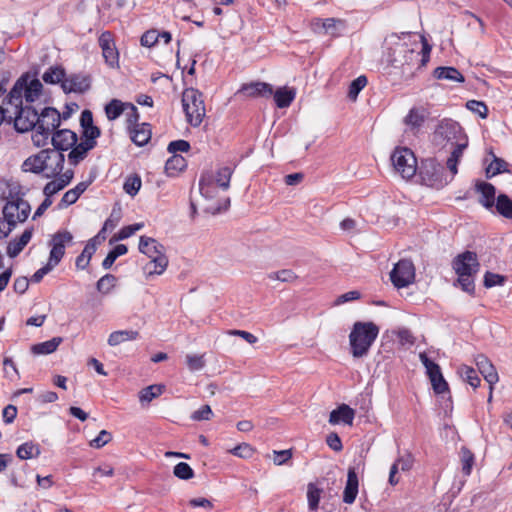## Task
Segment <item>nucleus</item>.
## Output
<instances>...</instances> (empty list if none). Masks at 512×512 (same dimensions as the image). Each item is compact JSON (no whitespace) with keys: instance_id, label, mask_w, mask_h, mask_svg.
Returning a JSON list of instances; mask_svg holds the SVG:
<instances>
[{"instance_id":"f03ea898","label":"nucleus","mask_w":512,"mask_h":512,"mask_svg":"<svg viewBox=\"0 0 512 512\" xmlns=\"http://www.w3.org/2000/svg\"><path fill=\"white\" fill-rule=\"evenodd\" d=\"M139 251L151 259L145 266V270L149 275H160L166 270L168 258L165 255V248L156 239L141 236L139 240Z\"/></svg>"},{"instance_id":"aec40b11","label":"nucleus","mask_w":512,"mask_h":512,"mask_svg":"<svg viewBox=\"0 0 512 512\" xmlns=\"http://www.w3.org/2000/svg\"><path fill=\"white\" fill-rule=\"evenodd\" d=\"M29 79V74H23L14 84L13 88L7 96V107L14 108L23 105V95L25 94L24 88L26 87V80Z\"/></svg>"},{"instance_id":"393cba45","label":"nucleus","mask_w":512,"mask_h":512,"mask_svg":"<svg viewBox=\"0 0 512 512\" xmlns=\"http://www.w3.org/2000/svg\"><path fill=\"white\" fill-rule=\"evenodd\" d=\"M94 144L82 140L79 144H75L72 150L68 154V160L71 165L76 166L79 164L87 155V153L94 148Z\"/></svg>"},{"instance_id":"3c124183","label":"nucleus","mask_w":512,"mask_h":512,"mask_svg":"<svg viewBox=\"0 0 512 512\" xmlns=\"http://www.w3.org/2000/svg\"><path fill=\"white\" fill-rule=\"evenodd\" d=\"M117 278L112 274L101 277L96 284L97 290L102 294H108L115 286Z\"/></svg>"},{"instance_id":"052dcab7","label":"nucleus","mask_w":512,"mask_h":512,"mask_svg":"<svg viewBox=\"0 0 512 512\" xmlns=\"http://www.w3.org/2000/svg\"><path fill=\"white\" fill-rule=\"evenodd\" d=\"M186 364L190 371H199L205 366L204 355H186Z\"/></svg>"},{"instance_id":"a19ab883","label":"nucleus","mask_w":512,"mask_h":512,"mask_svg":"<svg viewBox=\"0 0 512 512\" xmlns=\"http://www.w3.org/2000/svg\"><path fill=\"white\" fill-rule=\"evenodd\" d=\"M492 162L486 168V177L492 178L497 174L504 173L508 171V163L502 159L496 157L494 154Z\"/></svg>"},{"instance_id":"a211bd4d","label":"nucleus","mask_w":512,"mask_h":512,"mask_svg":"<svg viewBox=\"0 0 512 512\" xmlns=\"http://www.w3.org/2000/svg\"><path fill=\"white\" fill-rule=\"evenodd\" d=\"M77 134L69 129L56 131L52 136L54 149L60 152L67 151L77 143Z\"/></svg>"},{"instance_id":"680f3d73","label":"nucleus","mask_w":512,"mask_h":512,"mask_svg":"<svg viewBox=\"0 0 512 512\" xmlns=\"http://www.w3.org/2000/svg\"><path fill=\"white\" fill-rule=\"evenodd\" d=\"M466 107L473 113L478 114L482 119H485L488 115V108L484 102L469 100Z\"/></svg>"},{"instance_id":"473e14b6","label":"nucleus","mask_w":512,"mask_h":512,"mask_svg":"<svg viewBox=\"0 0 512 512\" xmlns=\"http://www.w3.org/2000/svg\"><path fill=\"white\" fill-rule=\"evenodd\" d=\"M61 337H54L48 341L35 344L31 347V352L35 355H45L53 353L62 343Z\"/></svg>"},{"instance_id":"6e6552de","label":"nucleus","mask_w":512,"mask_h":512,"mask_svg":"<svg viewBox=\"0 0 512 512\" xmlns=\"http://www.w3.org/2000/svg\"><path fill=\"white\" fill-rule=\"evenodd\" d=\"M30 209L27 201L17 198L6 203L3 208V219L14 228L18 222H24L28 218Z\"/></svg>"},{"instance_id":"f8f14e48","label":"nucleus","mask_w":512,"mask_h":512,"mask_svg":"<svg viewBox=\"0 0 512 512\" xmlns=\"http://www.w3.org/2000/svg\"><path fill=\"white\" fill-rule=\"evenodd\" d=\"M436 134L443 139H446L450 145H455V143L462 142L466 139L462 133L461 126L457 122L451 120L441 122Z\"/></svg>"},{"instance_id":"c03bdc74","label":"nucleus","mask_w":512,"mask_h":512,"mask_svg":"<svg viewBox=\"0 0 512 512\" xmlns=\"http://www.w3.org/2000/svg\"><path fill=\"white\" fill-rule=\"evenodd\" d=\"M233 174L232 168L228 166L221 167L217 170L214 182L218 187L227 190L230 186V179Z\"/></svg>"},{"instance_id":"8fccbe9b","label":"nucleus","mask_w":512,"mask_h":512,"mask_svg":"<svg viewBox=\"0 0 512 512\" xmlns=\"http://www.w3.org/2000/svg\"><path fill=\"white\" fill-rule=\"evenodd\" d=\"M124 111V104L117 99L111 100L105 106V113L109 120H115L118 118Z\"/></svg>"},{"instance_id":"ddd939ff","label":"nucleus","mask_w":512,"mask_h":512,"mask_svg":"<svg viewBox=\"0 0 512 512\" xmlns=\"http://www.w3.org/2000/svg\"><path fill=\"white\" fill-rule=\"evenodd\" d=\"M65 162L64 154L55 149H45V176L50 178L60 174Z\"/></svg>"},{"instance_id":"dca6fc26","label":"nucleus","mask_w":512,"mask_h":512,"mask_svg":"<svg viewBox=\"0 0 512 512\" xmlns=\"http://www.w3.org/2000/svg\"><path fill=\"white\" fill-rule=\"evenodd\" d=\"M476 365L483 375L484 379L489 383V397L488 401L492 400L493 385L498 381V374L492 363L484 355H479L476 358Z\"/></svg>"},{"instance_id":"a18cd8bd","label":"nucleus","mask_w":512,"mask_h":512,"mask_svg":"<svg viewBox=\"0 0 512 512\" xmlns=\"http://www.w3.org/2000/svg\"><path fill=\"white\" fill-rule=\"evenodd\" d=\"M396 53H399V54H402V53L406 54V53H408L410 56H413L414 51H413V50H410V49L408 48V46H407L406 44H404V43H397V44L395 45V47L390 48V49H389V62H390L393 66L398 67V66H400V65H404V63H405L406 61H402V60L398 59V58L395 56V54H396Z\"/></svg>"},{"instance_id":"72a5a7b5","label":"nucleus","mask_w":512,"mask_h":512,"mask_svg":"<svg viewBox=\"0 0 512 512\" xmlns=\"http://www.w3.org/2000/svg\"><path fill=\"white\" fill-rule=\"evenodd\" d=\"M42 88H43V85L39 79H37V78L30 79L29 78L28 80H26V87L24 88V90H25L24 97H25L26 102H28V103L34 102L41 95Z\"/></svg>"},{"instance_id":"7ed1b4c3","label":"nucleus","mask_w":512,"mask_h":512,"mask_svg":"<svg viewBox=\"0 0 512 512\" xmlns=\"http://www.w3.org/2000/svg\"><path fill=\"white\" fill-rule=\"evenodd\" d=\"M73 242V235L67 231H59L55 233L51 240V251L49 260L42 268L38 269L31 277V281L39 283L43 277L56 267L65 254L66 245Z\"/></svg>"},{"instance_id":"864d4df0","label":"nucleus","mask_w":512,"mask_h":512,"mask_svg":"<svg viewBox=\"0 0 512 512\" xmlns=\"http://www.w3.org/2000/svg\"><path fill=\"white\" fill-rule=\"evenodd\" d=\"M270 280H277L281 282H293L297 279V275L290 269H283L268 274Z\"/></svg>"},{"instance_id":"6e6d98bb","label":"nucleus","mask_w":512,"mask_h":512,"mask_svg":"<svg viewBox=\"0 0 512 512\" xmlns=\"http://www.w3.org/2000/svg\"><path fill=\"white\" fill-rule=\"evenodd\" d=\"M367 84V78L364 75H361L354 79L350 86L348 91V96L352 100H356L359 92L366 86Z\"/></svg>"},{"instance_id":"e2e57ef3","label":"nucleus","mask_w":512,"mask_h":512,"mask_svg":"<svg viewBox=\"0 0 512 512\" xmlns=\"http://www.w3.org/2000/svg\"><path fill=\"white\" fill-rule=\"evenodd\" d=\"M212 415L213 412L211 407L209 405H203L192 413L191 419L194 421H207L211 419Z\"/></svg>"},{"instance_id":"4d7b16f0","label":"nucleus","mask_w":512,"mask_h":512,"mask_svg":"<svg viewBox=\"0 0 512 512\" xmlns=\"http://www.w3.org/2000/svg\"><path fill=\"white\" fill-rule=\"evenodd\" d=\"M173 474L181 480H187L194 477L192 468L184 462H180L174 467Z\"/></svg>"},{"instance_id":"f704fd0d","label":"nucleus","mask_w":512,"mask_h":512,"mask_svg":"<svg viewBox=\"0 0 512 512\" xmlns=\"http://www.w3.org/2000/svg\"><path fill=\"white\" fill-rule=\"evenodd\" d=\"M72 178H73V172L67 171L66 172V180H52V181L48 182L43 189L44 195L47 198H51V196L58 193L66 185H68Z\"/></svg>"},{"instance_id":"a878e982","label":"nucleus","mask_w":512,"mask_h":512,"mask_svg":"<svg viewBox=\"0 0 512 512\" xmlns=\"http://www.w3.org/2000/svg\"><path fill=\"white\" fill-rule=\"evenodd\" d=\"M96 238L97 237L91 238L85 245L81 254L77 256L75 261L77 269L84 270L88 267L90 260L97 249Z\"/></svg>"},{"instance_id":"2eb2a0df","label":"nucleus","mask_w":512,"mask_h":512,"mask_svg":"<svg viewBox=\"0 0 512 512\" xmlns=\"http://www.w3.org/2000/svg\"><path fill=\"white\" fill-rule=\"evenodd\" d=\"M237 94L244 95L250 98H267L273 94V87L268 83L255 81L243 84L241 88L237 91Z\"/></svg>"},{"instance_id":"bf43d9fd","label":"nucleus","mask_w":512,"mask_h":512,"mask_svg":"<svg viewBox=\"0 0 512 512\" xmlns=\"http://www.w3.org/2000/svg\"><path fill=\"white\" fill-rule=\"evenodd\" d=\"M462 471L464 476H469L474 462V455L466 448L461 450Z\"/></svg>"},{"instance_id":"0e129e2a","label":"nucleus","mask_w":512,"mask_h":512,"mask_svg":"<svg viewBox=\"0 0 512 512\" xmlns=\"http://www.w3.org/2000/svg\"><path fill=\"white\" fill-rule=\"evenodd\" d=\"M100 134V129L95 125L82 129L83 140L93 143L94 146H96V139L100 136Z\"/></svg>"},{"instance_id":"338daca9","label":"nucleus","mask_w":512,"mask_h":512,"mask_svg":"<svg viewBox=\"0 0 512 512\" xmlns=\"http://www.w3.org/2000/svg\"><path fill=\"white\" fill-rule=\"evenodd\" d=\"M144 227L143 223H135L132 225L124 226L121 228V230L118 232V235L116 239L118 240H124L126 238H129L132 236L136 231L142 229Z\"/></svg>"},{"instance_id":"69168bd1","label":"nucleus","mask_w":512,"mask_h":512,"mask_svg":"<svg viewBox=\"0 0 512 512\" xmlns=\"http://www.w3.org/2000/svg\"><path fill=\"white\" fill-rule=\"evenodd\" d=\"M230 452L241 458H250L253 455L254 450L248 443H241L234 447Z\"/></svg>"},{"instance_id":"ea45409f","label":"nucleus","mask_w":512,"mask_h":512,"mask_svg":"<svg viewBox=\"0 0 512 512\" xmlns=\"http://www.w3.org/2000/svg\"><path fill=\"white\" fill-rule=\"evenodd\" d=\"M494 206L501 216L512 219V200L506 194H499Z\"/></svg>"},{"instance_id":"37998d69","label":"nucleus","mask_w":512,"mask_h":512,"mask_svg":"<svg viewBox=\"0 0 512 512\" xmlns=\"http://www.w3.org/2000/svg\"><path fill=\"white\" fill-rule=\"evenodd\" d=\"M66 73L65 70L61 67H50L42 76V79L45 83L48 84H57L64 81Z\"/></svg>"},{"instance_id":"58836bf2","label":"nucleus","mask_w":512,"mask_h":512,"mask_svg":"<svg viewBox=\"0 0 512 512\" xmlns=\"http://www.w3.org/2000/svg\"><path fill=\"white\" fill-rule=\"evenodd\" d=\"M321 494L322 489L317 487L315 483L310 482L307 487V500L308 507L311 512H315L318 510Z\"/></svg>"},{"instance_id":"c9c22d12","label":"nucleus","mask_w":512,"mask_h":512,"mask_svg":"<svg viewBox=\"0 0 512 512\" xmlns=\"http://www.w3.org/2000/svg\"><path fill=\"white\" fill-rule=\"evenodd\" d=\"M187 166L185 158L181 155L174 154L171 156L165 164V171L168 176H174L177 173L183 171Z\"/></svg>"},{"instance_id":"f257e3e1","label":"nucleus","mask_w":512,"mask_h":512,"mask_svg":"<svg viewBox=\"0 0 512 512\" xmlns=\"http://www.w3.org/2000/svg\"><path fill=\"white\" fill-rule=\"evenodd\" d=\"M379 334V328L373 322H355L349 334V344L354 358L368 354Z\"/></svg>"},{"instance_id":"4c0bfd02","label":"nucleus","mask_w":512,"mask_h":512,"mask_svg":"<svg viewBox=\"0 0 512 512\" xmlns=\"http://www.w3.org/2000/svg\"><path fill=\"white\" fill-rule=\"evenodd\" d=\"M164 390H165L164 385H161V384L150 385L148 387L143 388L139 392V400L141 403H145V402L150 403L153 399L160 396Z\"/></svg>"},{"instance_id":"e433bc0d","label":"nucleus","mask_w":512,"mask_h":512,"mask_svg":"<svg viewBox=\"0 0 512 512\" xmlns=\"http://www.w3.org/2000/svg\"><path fill=\"white\" fill-rule=\"evenodd\" d=\"M414 463V459L411 454H406L397 459V461L392 465L389 473V479L393 480L395 474L401 470L403 472L409 471Z\"/></svg>"},{"instance_id":"bb28decb","label":"nucleus","mask_w":512,"mask_h":512,"mask_svg":"<svg viewBox=\"0 0 512 512\" xmlns=\"http://www.w3.org/2000/svg\"><path fill=\"white\" fill-rule=\"evenodd\" d=\"M25 172L41 173L45 172V149L38 154L28 157L23 163Z\"/></svg>"},{"instance_id":"774afa93","label":"nucleus","mask_w":512,"mask_h":512,"mask_svg":"<svg viewBox=\"0 0 512 512\" xmlns=\"http://www.w3.org/2000/svg\"><path fill=\"white\" fill-rule=\"evenodd\" d=\"M406 124L412 127H420L424 122V116L416 109H411L405 118Z\"/></svg>"},{"instance_id":"5701e85b","label":"nucleus","mask_w":512,"mask_h":512,"mask_svg":"<svg viewBox=\"0 0 512 512\" xmlns=\"http://www.w3.org/2000/svg\"><path fill=\"white\" fill-rule=\"evenodd\" d=\"M33 229H25L18 239H13L8 243L7 254L9 257L14 258L18 256L24 247L29 243L32 238Z\"/></svg>"},{"instance_id":"5fc2aeb1","label":"nucleus","mask_w":512,"mask_h":512,"mask_svg":"<svg viewBox=\"0 0 512 512\" xmlns=\"http://www.w3.org/2000/svg\"><path fill=\"white\" fill-rule=\"evenodd\" d=\"M316 24H321V28L323 29L324 33L330 34L332 36H338L339 34L335 32L336 30V24L342 23L341 20H337L335 18H315Z\"/></svg>"},{"instance_id":"1a4fd4ad","label":"nucleus","mask_w":512,"mask_h":512,"mask_svg":"<svg viewBox=\"0 0 512 512\" xmlns=\"http://www.w3.org/2000/svg\"><path fill=\"white\" fill-rule=\"evenodd\" d=\"M419 358L426 368V373L431 381L436 394H442L449 390L448 383L444 379L440 366L432 361L425 353H420Z\"/></svg>"},{"instance_id":"2f4dec72","label":"nucleus","mask_w":512,"mask_h":512,"mask_svg":"<svg viewBox=\"0 0 512 512\" xmlns=\"http://www.w3.org/2000/svg\"><path fill=\"white\" fill-rule=\"evenodd\" d=\"M433 75L440 80L464 82V76L454 67H437Z\"/></svg>"},{"instance_id":"49530a36","label":"nucleus","mask_w":512,"mask_h":512,"mask_svg":"<svg viewBox=\"0 0 512 512\" xmlns=\"http://www.w3.org/2000/svg\"><path fill=\"white\" fill-rule=\"evenodd\" d=\"M458 373L460 376L468 382L473 388H477L480 384V378L477 375V372L467 365H461L458 369Z\"/></svg>"},{"instance_id":"9d476101","label":"nucleus","mask_w":512,"mask_h":512,"mask_svg":"<svg viewBox=\"0 0 512 512\" xmlns=\"http://www.w3.org/2000/svg\"><path fill=\"white\" fill-rule=\"evenodd\" d=\"M98 42L102 49V55L105 63L110 68H119V52L115 46L112 34L109 31L103 32L100 35Z\"/></svg>"},{"instance_id":"603ef678","label":"nucleus","mask_w":512,"mask_h":512,"mask_svg":"<svg viewBox=\"0 0 512 512\" xmlns=\"http://www.w3.org/2000/svg\"><path fill=\"white\" fill-rule=\"evenodd\" d=\"M458 279L457 282L461 286L462 290L473 295L475 292V284H474V275L470 273H460L457 274Z\"/></svg>"},{"instance_id":"6ab92c4d","label":"nucleus","mask_w":512,"mask_h":512,"mask_svg":"<svg viewBox=\"0 0 512 512\" xmlns=\"http://www.w3.org/2000/svg\"><path fill=\"white\" fill-rule=\"evenodd\" d=\"M476 191L480 194L479 203L488 210L495 204L496 188L488 182L478 181L475 184Z\"/></svg>"},{"instance_id":"4be33fe9","label":"nucleus","mask_w":512,"mask_h":512,"mask_svg":"<svg viewBox=\"0 0 512 512\" xmlns=\"http://www.w3.org/2000/svg\"><path fill=\"white\" fill-rule=\"evenodd\" d=\"M129 131L132 142L137 146H144L151 139V126L148 123H141L140 125H136L129 129Z\"/></svg>"},{"instance_id":"c85d7f7f","label":"nucleus","mask_w":512,"mask_h":512,"mask_svg":"<svg viewBox=\"0 0 512 512\" xmlns=\"http://www.w3.org/2000/svg\"><path fill=\"white\" fill-rule=\"evenodd\" d=\"M274 100L278 108H287L293 102L296 91L293 88L282 87L273 93Z\"/></svg>"},{"instance_id":"20e7f679","label":"nucleus","mask_w":512,"mask_h":512,"mask_svg":"<svg viewBox=\"0 0 512 512\" xmlns=\"http://www.w3.org/2000/svg\"><path fill=\"white\" fill-rule=\"evenodd\" d=\"M182 106L187 122L199 127L206 115L203 94L194 88H187L182 93Z\"/></svg>"},{"instance_id":"4468645a","label":"nucleus","mask_w":512,"mask_h":512,"mask_svg":"<svg viewBox=\"0 0 512 512\" xmlns=\"http://www.w3.org/2000/svg\"><path fill=\"white\" fill-rule=\"evenodd\" d=\"M61 115L55 108L46 107L39 113L38 129L51 134L59 125Z\"/></svg>"},{"instance_id":"c756f323","label":"nucleus","mask_w":512,"mask_h":512,"mask_svg":"<svg viewBox=\"0 0 512 512\" xmlns=\"http://www.w3.org/2000/svg\"><path fill=\"white\" fill-rule=\"evenodd\" d=\"M90 181L89 182H80L78 183L73 189H70L68 190L62 197L61 199V202H60V206L63 205V206H69V205H72L74 204L78 198L81 196V194H83L86 189L88 188V186L90 185Z\"/></svg>"},{"instance_id":"79ce46f5","label":"nucleus","mask_w":512,"mask_h":512,"mask_svg":"<svg viewBox=\"0 0 512 512\" xmlns=\"http://www.w3.org/2000/svg\"><path fill=\"white\" fill-rule=\"evenodd\" d=\"M16 453L20 459H32L40 454V448L33 442H25L18 447Z\"/></svg>"},{"instance_id":"39448f33","label":"nucleus","mask_w":512,"mask_h":512,"mask_svg":"<svg viewBox=\"0 0 512 512\" xmlns=\"http://www.w3.org/2000/svg\"><path fill=\"white\" fill-rule=\"evenodd\" d=\"M10 120H14V127L18 132L24 133L34 129L39 121V113L31 106H17L10 108L8 115Z\"/></svg>"},{"instance_id":"b1692460","label":"nucleus","mask_w":512,"mask_h":512,"mask_svg":"<svg viewBox=\"0 0 512 512\" xmlns=\"http://www.w3.org/2000/svg\"><path fill=\"white\" fill-rule=\"evenodd\" d=\"M467 145V139H464V141L462 142H457L455 143V145H451V155L447 159L446 165L453 176L456 175L458 172L457 165L460 159L462 158L464 150L466 149Z\"/></svg>"},{"instance_id":"9b49d317","label":"nucleus","mask_w":512,"mask_h":512,"mask_svg":"<svg viewBox=\"0 0 512 512\" xmlns=\"http://www.w3.org/2000/svg\"><path fill=\"white\" fill-rule=\"evenodd\" d=\"M479 266L480 264L477 259V254L472 251H465L464 253L459 254L453 260V269L455 270L456 274H477Z\"/></svg>"},{"instance_id":"de8ad7c7","label":"nucleus","mask_w":512,"mask_h":512,"mask_svg":"<svg viewBox=\"0 0 512 512\" xmlns=\"http://www.w3.org/2000/svg\"><path fill=\"white\" fill-rule=\"evenodd\" d=\"M141 185V177L138 174H133L126 178L123 189L128 195L133 197L139 192Z\"/></svg>"},{"instance_id":"cd10ccee","label":"nucleus","mask_w":512,"mask_h":512,"mask_svg":"<svg viewBox=\"0 0 512 512\" xmlns=\"http://www.w3.org/2000/svg\"><path fill=\"white\" fill-rule=\"evenodd\" d=\"M214 176L212 173H204L199 179V191L201 195L207 199H212L216 196V186Z\"/></svg>"},{"instance_id":"423d86ee","label":"nucleus","mask_w":512,"mask_h":512,"mask_svg":"<svg viewBox=\"0 0 512 512\" xmlns=\"http://www.w3.org/2000/svg\"><path fill=\"white\" fill-rule=\"evenodd\" d=\"M394 169L405 179L412 178L417 171V160L409 148H397L391 155Z\"/></svg>"},{"instance_id":"f3484780","label":"nucleus","mask_w":512,"mask_h":512,"mask_svg":"<svg viewBox=\"0 0 512 512\" xmlns=\"http://www.w3.org/2000/svg\"><path fill=\"white\" fill-rule=\"evenodd\" d=\"M91 80L87 75L73 74L68 78L64 77L62 89L65 93H84L90 88Z\"/></svg>"},{"instance_id":"0eeeda50","label":"nucleus","mask_w":512,"mask_h":512,"mask_svg":"<svg viewBox=\"0 0 512 512\" xmlns=\"http://www.w3.org/2000/svg\"><path fill=\"white\" fill-rule=\"evenodd\" d=\"M415 266L409 259L398 261L390 272V280L397 288H405L415 280Z\"/></svg>"},{"instance_id":"412c9836","label":"nucleus","mask_w":512,"mask_h":512,"mask_svg":"<svg viewBox=\"0 0 512 512\" xmlns=\"http://www.w3.org/2000/svg\"><path fill=\"white\" fill-rule=\"evenodd\" d=\"M354 416L355 412L352 408L346 404H341L337 409L330 413L329 423L336 425L342 422L347 425H352Z\"/></svg>"},{"instance_id":"09e8293b","label":"nucleus","mask_w":512,"mask_h":512,"mask_svg":"<svg viewBox=\"0 0 512 512\" xmlns=\"http://www.w3.org/2000/svg\"><path fill=\"white\" fill-rule=\"evenodd\" d=\"M365 463L362 456H358L354 460V464L348 469L347 480H358L364 477Z\"/></svg>"},{"instance_id":"7c9ffc66","label":"nucleus","mask_w":512,"mask_h":512,"mask_svg":"<svg viewBox=\"0 0 512 512\" xmlns=\"http://www.w3.org/2000/svg\"><path fill=\"white\" fill-rule=\"evenodd\" d=\"M139 337V332L134 330H118L112 332L108 337V344L110 346H117L126 341L136 340Z\"/></svg>"},{"instance_id":"13d9d810","label":"nucleus","mask_w":512,"mask_h":512,"mask_svg":"<svg viewBox=\"0 0 512 512\" xmlns=\"http://www.w3.org/2000/svg\"><path fill=\"white\" fill-rule=\"evenodd\" d=\"M358 483L359 482H346V487L343 492V501L347 504H352L358 494Z\"/></svg>"}]
</instances>
